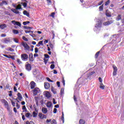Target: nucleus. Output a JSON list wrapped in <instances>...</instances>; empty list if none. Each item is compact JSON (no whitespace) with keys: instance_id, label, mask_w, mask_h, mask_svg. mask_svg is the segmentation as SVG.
I'll list each match as a JSON object with an SVG mask.
<instances>
[{"instance_id":"nucleus-1","label":"nucleus","mask_w":124,"mask_h":124,"mask_svg":"<svg viewBox=\"0 0 124 124\" xmlns=\"http://www.w3.org/2000/svg\"><path fill=\"white\" fill-rule=\"evenodd\" d=\"M13 6H14V8L16 9H12L11 11H12V12H14V13H15L16 14H19L20 13L18 10L22 9V5H21V4H18L17 6H16L15 4H13Z\"/></svg>"},{"instance_id":"nucleus-2","label":"nucleus","mask_w":124,"mask_h":124,"mask_svg":"<svg viewBox=\"0 0 124 124\" xmlns=\"http://www.w3.org/2000/svg\"><path fill=\"white\" fill-rule=\"evenodd\" d=\"M102 24V22L100 20H98V22L96 24V25L94 28V31H99L101 28Z\"/></svg>"},{"instance_id":"nucleus-3","label":"nucleus","mask_w":124,"mask_h":124,"mask_svg":"<svg viewBox=\"0 0 124 124\" xmlns=\"http://www.w3.org/2000/svg\"><path fill=\"white\" fill-rule=\"evenodd\" d=\"M21 45H22V46L24 47V50H25V51H30L31 47L26 42H22L21 43Z\"/></svg>"},{"instance_id":"nucleus-4","label":"nucleus","mask_w":124,"mask_h":124,"mask_svg":"<svg viewBox=\"0 0 124 124\" xmlns=\"http://www.w3.org/2000/svg\"><path fill=\"white\" fill-rule=\"evenodd\" d=\"M40 93V90L38 88H35L33 90V95H36L37 93Z\"/></svg>"},{"instance_id":"nucleus-5","label":"nucleus","mask_w":124,"mask_h":124,"mask_svg":"<svg viewBox=\"0 0 124 124\" xmlns=\"http://www.w3.org/2000/svg\"><path fill=\"white\" fill-rule=\"evenodd\" d=\"M112 67L113 68V75L115 76V75H117V72H118V68L115 65H113Z\"/></svg>"},{"instance_id":"nucleus-6","label":"nucleus","mask_w":124,"mask_h":124,"mask_svg":"<svg viewBox=\"0 0 124 124\" xmlns=\"http://www.w3.org/2000/svg\"><path fill=\"white\" fill-rule=\"evenodd\" d=\"M12 24H13V25H14V26H18V27H21V26H22V25L19 21H16L15 20H13V21H12Z\"/></svg>"},{"instance_id":"nucleus-7","label":"nucleus","mask_w":124,"mask_h":124,"mask_svg":"<svg viewBox=\"0 0 124 124\" xmlns=\"http://www.w3.org/2000/svg\"><path fill=\"white\" fill-rule=\"evenodd\" d=\"M21 57L22 61H27V60H28V58H29V56L27 54H22Z\"/></svg>"},{"instance_id":"nucleus-8","label":"nucleus","mask_w":124,"mask_h":124,"mask_svg":"<svg viewBox=\"0 0 124 124\" xmlns=\"http://www.w3.org/2000/svg\"><path fill=\"white\" fill-rule=\"evenodd\" d=\"M38 116H39L40 119H41V120H43V119H47V116H46L41 113H39Z\"/></svg>"},{"instance_id":"nucleus-9","label":"nucleus","mask_w":124,"mask_h":124,"mask_svg":"<svg viewBox=\"0 0 124 124\" xmlns=\"http://www.w3.org/2000/svg\"><path fill=\"white\" fill-rule=\"evenodd\" d=\"M4 43L7 44V43H10L11 42V38H6L4 39Z\"/></svg>"},{"instance_id":"nucleus-10","label":"nucleus","mask_w":124,"mask_h":124,"mask_svg":"<svg viewBox=\"0 0 124 124\" xmlns=\"http://www.w3.org/2000/svg\"><path fill=\"white\" fill-rule=\"evenodd\" d=\"M1 103H3L4 104L5 107L8 106V105H9V104H8V102H7V101H6V100L5 99H1Z\"/></svg>"},{"instance_id":"nucleus-11","label":"nucleus","mask_w":124,"mask_h":124,"mask_svg":"<svg viewBox=\"0 0 124 124\" xmlns=\"http://www.w3.org/2000/svg\"><path fill=\"white\" fill-rule=\"evenodd\" d=\"M25 67L26 70L28 71H31V66L30 63H27Z\"/></svg>"},{"instance_id":"nucleus-12","label":"nucleus","mask_w":124,"mask_h":124,"mask_svg":"<svg viewBox=\"0 0 124 124\" xmlns=\"http://www.w3.org/2000/svg\"><path fill=\"white\" fill-rule=\"evenodd\" d=\"M30 85H31V89H34V88L35 87V85H36V83H35L34 82V81H31V82L30 83Z\"/></svg>"},{"instance_id":"nucleus-13","label":"nucleus","mask_w":124,"mask_h":124,"mask_svg":"<svg viewBox=\"0 0 124 124\" xmlns=\"http://www.w3.org/2000/svg\"><path fill=\"white\" fill-rule=\"evenodd\" d=\"M44 85L46 90H48L50 88V84L48 82H45Z\"/></svg>"},{"instance_id":"nucleus-14","label":"nucleus","mask_w":124,"mask_h":124,"mask_svg":"<svg viewBox=\"0 0 124 124\" xmlns=\"http://www.w3.org/2000/svg\"><path fill=\"white\" fill-rule=\"evenodd\" d=\"M29 61L31 62H33V55L32 53H30L29 55Z\"/></svg>"},{"instance_id":"nucleus-15","label":"nucleus","mask_w":124,"mask_h":124,"mask_svg":"<svg viewBox=\"0 0 124 124\" xmlns=\"http://www.w3.org/2000/svg\"><path fill=\"white\" fill-rule=\"evenodd\" d=\"M46 107H47V108H51V107H52V105H53V104H52V102L49 101L46 103Z\"/></svg>"},{"instance_id":"nucleus-16","label":"nucleus","mask_w":124,"mask_h":124,"mask_svg":"<svg viewBox=\"0 0 124 124\" xmlns=\"http://www.w3.org/2000/svg\"><path fill=\"white\" fill-rule=\"evenodd\" d=\"M42 112L43 114H46L48 112V109L46 108H42Z\"/></svg>"},{"instance_id":"nucleus-17","label":"nucleus","mask_w":124,"mask_h":124,"mask_svg":"<svg viewBox=\"0 0 124 124\" xmlns=\"http://www.w3.org/2000/svg\"><path fill=\"white\" fill-rule=\"evenodd\" d=\"M113 23V21H108L104 22L103 23L104 26H109V25H111Z\"/></svg>"},{"instance_id":"nucleus-18","label":"nucleus","mask_w":124,"mask_h":124,"mask_svg":"<svg viewBox=\"0 0 124 124\" xmlns=\"http://www.w3.org/2000/svg\"><path fill=\"white\" fill-rule=\"evenodd\" d=\"M17 98L19 99V100L21 101L22 99L23 98V97L22 96V94L20 93H17Z\"/></svg>"},{"instance_id":"nucleus-19","label":"nucleus","mask_w":124,"mask_h":124,"mask_svg":"<svg viewBox=\"0 0 124 124\" xmlns=\"http://www.w3.org/2000/svg\"><path fill=\"white\" fill-rule=\"evenodd\" d=\"M34 99L37 106H38V101H39V98H38V97H35Z\"/></svg>"},{"instance_id":"nucleus-20","label":"nucleus","mask_w":124,"mask_h":124,"mask_svg":"<svg viewBox=\"0 0 124 124\" xmlns=\"http://www.w3.org/2000/svg\"><path fill=\"white\" fill-rule=\"evenodd\" d=\"M46 97L47 98H50L51 97V94L48 92H46Z\"/></svg>"},{"instance_id":"nucleus-21","label":"nucleus","mask_w":124,"mask_h":124,"mask_svg":"<svg viewBox=\"0 0 124 124\" xmlns=\"http://www.w3.org/2000/svg\"><path fill=\"white\" fill-rule=\"evenodd\" d=\"M106 15L107 17H111V13L108 11H106Z\"/></svg>"},{"instance_id":"nucleus-22","label":"nucleus","mask_w":124,"mask_h":124,"mask_svg":"<svg viewBox=\"0 0 124 124\" xmlns=\"http://www.w3.org/2000/svg\"><path fill=\"white\" fill-rule=\"evenodd\" d=\"M0 28L1 30H4L6 28V24H1L0 25Z\"/></svg>"},{"instance_id":"nucleus-23","label":"nucleus","mask_w":124,"mask_h":124,"mask_svg":"<svg viewBox=\"0 0 124 124\" xmlns=\"http://www.w3.org/2000/svg\"><path fill=\"white\" fill-rule=\"evenodd\" d=\"M3 56L5 57V58H7L8 59H13V58H12V56L11 55L8 56L7 55L3 54Z\"/></svg>"},{"instance_id":"nucleus-24","label":"nucleus","mask_w":124,"mask_h":124,"mask_svg":"<svg viewBox=\"0 0 124 124\" xmlns=\"http://www.w3.org/2000/svg\"><path fill=\"white\" fill-rule=\"evenodd\" d=\"M122 19V16L121 15H119L117 18H116V21H120Z\"/></svg>"},{"instance_id":"nucleus-25","label":"nucleus","mask_w":124,"mask_h":124,"mask_svg":"<svg viewBox=\"0 0 124 124\" xmlns=\"http://www.w3.org/2000/svg\"><path fill=\"white\" fill-rule=\"evenodd\" d=\"M61 120H62V121L63 124V123H64V114H63V112H62V116L61 117Z\"/></svg>"},{"instance_id":"nucleus-26","label":"nucleus","mask_w":124,"mask_h":124,"mask_svg":"<svg viewBox=\"0 0 124 124\" xmlns=\"http://www.w3.org/2000/svg\"><path fill=\"white\" fill-rule=\"evenodd\" d=\"M13 32L14 34H18V33H19V31L16 30H13Z\"/></svg>"},{"instance_id":"nucleus-27","label":"nucleus","mask_w":124,"mask_h":124,"mask_svg":"<svg viewBox=\"0 0 124 124\" xmlns=\"http://www.w3.org/2000/svg\"><path fill=\"white\" fill-rule=\"evenodd\" d=\"M23 14L24 15H26V16H28V17L30 16V14H29V13H28L27 11H23Z\"/></svg>"},{"instance_id":"nucleus-28","label":"nucleus","mask_w":124,"mask_h":124,"mask_svg":"<svg viewBox=\"0 0 124 124\" xmlns=\"http://www.w3.org/2000/svg\"><path fill=\"white\" fill-rule=\"evenodd\" d=\"M51 92L54 94H56L57 93V91H56V89L53 88V87L51 88Z\"/></svg>"},{"instance_id":"nucleus-29","label":"nucleus","mask_w":124,"mask_h":124,"mask_svg":"<svg viewBox=\"0 0 124 124\" xmlns=\"http://www.w3.org/2000/svg\"><path fill=\"white\" fill-rule=\"evenodd\" d=\"M37 114H38V112H36L35 111L33 112V118H35L37 117Z\"/></svg>"},{"instance_id":"nucleus-30","label":"nucleus","mask_w":124,"mask_h":124,"mask_svg":"<svg viewBox=\"0 0 124 124\" xmlns=\"http://www.w3.org/2000/svg\"><path fill=\"white\" fill-rule=\"evenodd\" d=\"M13 40L15 43H19V39L16 38H14Z\"/></svg>"},{"instance_id":"nucleus-31","label":"nucleus","mask_w":124,"mask_h":124,"mask_svg":"<svg viewBox=\"0 0 124 124\" xmlns=\"http://www.w3.org/2000/svg\"><path fill=\"white\" fill-rule=\"evenodd\" d=\"M85 122L84 121V120L83 119H80L79 120V124H85Z\"/></svg>"},{"instance_id":"nucleus-32","label":"nucleus","mask_w":124,"mask_h":124,"mask_svg":"<svg viewBox=\"0 0 124 124\" xmlns=\"http://www.w3.org/2000/svg\"><path fill=\"white\" fill-rule=\"evenodd\" d=\"M7 50L9 52H14V49L11 47L8 48Z\"/></svg>"},{"instance_id":"nucleus-33","label":"nucleus","mask_w":124,"mask_h":124,"mask_svg":"<svg viewBox=\"0 0 124 124\" xmlns=\"http://www.w3.org/2000/svg\"><path fill=\"white\" fill-rule=\"evenodd\" d=\"M25 116L27 118H30L31 117V113H26Z\"/></svg>"},{"instance_id":"nucleus-34","label":"nucleus","mask_w":124,"mask_h":124,"mask_svg":"<svg viewBox=\"0 0 124 124\" xmlns=\"http://www.w3.org/2000/svg\"><path fill=\"white\" fill-rule=\"evenodd\" d=\"M28 24H30V21H25L23 22V24L24 25V26H26L28 25Z\"/></svg>"},{"instance_id":"nucleus-35","label":"nucleus","mask_w":124,"mask_h":124,"mask_svg":"<svg viewBox=\"0 0 124 124\" xmlns=\"http://www.w3.org/2000/svg\"><path fill=\"white\" fill-rule=\"evenodd\" d=\"M99 11H102L103 10V5H102L99 7Z\"/></svg>"},{"instance_id":"nucleus-36","label":"nucleus","mask_w":124,"mask_h":124,"mask_svg":"<svg viewBox=\"0 0 124 124\" xmlns=\"http://www.w3.org/2000/svg\"><path fill=\"white\" fill-rule=\"evenodd\" d=\"M46 79L47 81H48V82H51V83H53V82H54V81L51 80V79H50V78H48V77L46 78Z\"/></svg>"},{"instance_id":"nucleus-37","label":"nucleus","mask_w":124,"mask_h":124,"mask_svg":"<svg viewBox=\"0 0 124 124\" xmlns=\"http://www.w3.org/2000/svg\"><path fill=\"white\" fill-rule=\"evenodd\" d=\"M74 100L76 104H77V99L76 98V96H75V95H74Z\"/></svg>"},{"instance_id":"nucleus-38","label":"nucleus","mask_w":124,"mask_h":124,"mask_svg":"<svg viewBox=\"0 0 124 124\" xmlns=\"http://www.w3.org/2000/svg\"><path fill=\"white\" fill-rule=\"evenodd\" d=\"M103 3V0L101 1L100 2L98 3V5H96L95 6H98L99 5H101Z\"/></svg>"},{"instance_id":"nucleus-39","label":"nucleus","mask_w":124,"mask_h":124,"mask_svg":"<svg viewBox=\"0 0 124 124\" xmlns=\"http://www.w3.org/2000/svg\"><path fill=\"white\" fill-rule=\"evenodd\" d=\"M51 124H57V122L56 121V120H55V119L53 120L51 122Z\"/></svg>"},{"instance_id":"nucleus-40","label":"nucleus","mask_w":124,"mask_h":124,"mask_svg":"<svg viewBox=\"0 0 124 124\" xmlns=\"http://www.w3.org/2000/svg\"><path fill=\"white\" fill-rule=\"evenodd\" d=\"M99 53L100 52L99 51H98L95 55V59H97V58H98V55H99Z\"/></svg>"},{"instance_id":"nucleus-41","label":"nucleus","mask_w":124,"mask_h":124,"mask_svg":"<svg viewBox=\"0 0 124 124\" xmlns=\"http://www.w3.org/2000/svg\"><path fill=\"white\" fill-rule=\"evenodd\" d=\"M33 108L34 109H35V112H36V113H38V109L36 108L35 107V105L33 106Z\"/></svg>"},{"instance_id":"nucleus-42","label":"nucleus","mask_w":124,"mask_h":124,"mask_svg":"<svg viewBox=\"0 0 124 124\" xmlns=\"http://www.w3.org/2000/svg\"><path fill=\"white\" fill-rule=\"evenodd\" d=\"M26 124H34V123H33V122H29V121H27L26 122Z\"/></svg>"},{"instance_id":"nucleus-43","label":"nucleus","mask_w":124,"mask_h":124,"mask_svg":"<svg viewBox=\"0 0 124 124\" xmlns=\"http://www.w3.org/2000/svg\"><path fill=\"white\" fill-rule=\"evenodd\" d=\"M44 56L46 59H49L50 58V56L48 54H45Z\"/></svg>"},{"instance_id":"nucleus-44","label":"nucleus","mask_w":124,"mask_h":124,"mask_svg":"<svg viewBox=\"0 0 124 124\" xmlns=\"http://www.w3.org/2000/svg\"><path fill=\"white\" fill-rule=\"evenodd\" d=\"M50 68H51V69H54V68H55V64H52L50 65Z\"/></svg>"},{"instance_id":"nucleus-45","label":"nucleus","mask_w":124,"mask_h":124,"mask_svg":"<svg viewBox=\"0 0 124 124\" xmlns=\"http://www.w3.org/2000/svg\"><path fill=\"white\" fill-rule=\"evenodd\" d=\"M109 3H110V1L108 0L105 2V5L107 6V5H108V4H109Z\"/></svg>"},{"instance_id":"nucleus-46","label":"nucleus","mask_w":124,"mask_h":124,"mask_svg":"<svg viewBox=\"0 0 124 124\" xmlns=\"http://www.w3.org/2000/svg\"><path fill=\"white\" fill-rule=\"evenodd\" d=\"M22 39H23V40H24L25 41H28V38H27L25 36H23L22 37Z\"/></svg>"},{"instance_id":"nucleus-47","label":"nucleus","mask_w":124,"mask_h":124,"mask_svg":"<svg viewBox=\"0 0 124 124\" xmlns=\"http://www.w3.org/2000/svg\"><path fill=\"white\" fill-rule=\"evenodd\" d=\"M55 13H52L50 15V16L52 17V18H55Z\"/></svg>"},{"instance_id":"nucleus-48","label":"nucleus","mask_w":124,"mask_h":124,"mask_svg":"<svg viewBox=\"0 0 124 124\" xmlns=\"http://www.w3.org/2000/svg\"><path fill=\"white\" fill-rule=\"evenodd\" d=\"M64 92V90H63V88H62L61 90V94H63V93Z\"/></svg>"},{"instance_id":"nucleus-49","label":"nucleus","mask_w":124,"mask_h":124,"mask_svg":"<svg viewBox=\"0 0 124 124\" xmlns=\"http://www.w3.org/2000/svg\"><path fill=\"white\" fill-rule=\"evenodd\" d=\"M11 103H12V104L13 107H15V106H16L15 102H13V101L11 100Z\"/></svg>"},{"instance_id":"nucleus-50","label":"nucleus","mask_w":124,"mask_h":124,"mask_svg":"<svg viewBox=\"0 0 124 124\" xmlns=\"http://www.w3.org/2000/svg\"><path fill=\"white\" fill-rule=\"evenodd\" d=\"M38 43L39 44L40 46L42 45V46H43V41H40Z\"/></svg>"},{"instance_id":"nucleus-51","label":"nucleus","mask_w":124,"mask_h":124,"mask_svg":"<svg viewBox=\"0 0 124 124\" xmlns=\"http://www.w3.org/2000/svg\"><path fill=\"white\" fill-rule=\"evenodd\" d=\"M22 4L24 7H27V2H24Z\"/></svg>"},{"instance_id":"nucleus-52","label":"nucleus","mask_w":124,"mask_h":124,"mask_svg":"<svg viewBox=\"0 0 124 124\" xmlns=\"http://www.w3.org/2000/svg\"><path fill=\"white\" fill-rule=\"evenodd\" d=\"M105 86L104 85H100V88L102 89V90H104V88H105Z\"/></svg>"},{"instance_id":"nucleus-53","label":"nucleus","mask_w":124,"mask_h":124,"mask_svg":"<svg viewBox=\"0 0 124 124\" xmlns=\"http://www.w3.org/2000/svg\"><path fill=\"white\" fill-rule=\"evenodd\" d=\"M46 1H47V3L48 4H51L52 1H51V0H46Z\"/></svg>"},{"instance_id":"nucleus-54","label":"nucleus","mask_w":124,"mask_h":124,"mask_svg":"<svg viewBox=\"0 0 124 124\" xmlns=\"http://www.w3.org/2000/svg\"><path fill=\"white\" fill-rule=\"evenodd\" d=\"M17 62H18V64H21V63H22V62H21L19 59H17Z\"/></svg>"},{"instance_id":"nucleus-55","label":"nucleus","mask_w":124,"mask_h":124,"mask_svg":"<svg viewBox=\"0 0 124 124\" xmlns=\"http://www.w3.org/2000/svg\"><path fill=\"white\" fill-rule=\"evenodd\" d=\"M2 2L3 4H5V5H7V2H6V1H3Z\"/></svg>"},{"instance_id":"nucleus-56","label":"nucleus","mask_w":124,"mask_h":124,"mask_svg":"<svg viewBox=\"0 0 124 124\" xmlns=\"http://www.w3.org/2000/svg\"><path fill=\"white\" fill-rule=\"evenodd\" d=\"M60 81H57V86H58V87H59V88H60V87H61V85H60Z\"/></svg>"},{"instance_id":"nucleus-57","label":"nucleus","mask_w":124,"mask_h":124,"mask_svg":"<svg viewBox=\"0 0 124 124\" xmlns=\"http://www.w3.org/2000/svg\"><path fill=\"white\" fill-rule=\"evenodd\" d=\"M38 48L37 47L35 48V53H38Z\"/></svg>"},{"instance_id":"nucleus-58","label":"nucleus","mask_w":124,"mask_h":124,"mask_svg":"<svg viewBox=\"0 0 124 124\" xmlns=\"http://www.w3.org/2000/svg\"><path fill=\"white\" fill-rule=\"evenodd\" d=\"M53 113L54 114H56L57 113V108H54Z\"/></svg>"},{"instance_id":"nucleus-59","label":"nucleus","mask_w":124,"mask_h":124,"mask_svg":"<svg viewBox=\"0 0 124 124\" xmlns=\"http://www.w3.org/2000/svg\"><path fill=\"white\" fill-rule=\"evenodd\" d=\"M53 104H57V102H56V100H55L54 98L53 99Z\"/></svg>"},{"instance_id":"nucleus-60","label":"nucleus","mask_w":124,"mask_h":124,"mask_svg":"<svg viewBox=\"0 0 124 124\" xmlns=\"http://www.w3.org/2000/svg\"><path fill=\"white\" fill-rule=\"evenodd\" d=\"M46 122L48 124V123L51 122V119H47Z\"/></svg>"},{"instance_id":"nucleus-61","label":"nucleus","mask_w":124,"mask_h":124,"mask_svg":"<svg viewBox=\"0 0 124 124\" xmlns=\"http://www.w3.org/2000/svg\"><path fill=\"white\" fill-rule=\"evenodd\" d=\"M7 110H10V108H9V105L5 107Z\"/></svg>"},{"instance_id":"nucleus-62","label":"nucleus","mask_w":124,"mask_h":124,"mask_svg":"<svg viewBox=\"0 0 124 124\" xmlns=\"http://www.w3.org/2000/svg\"><path fill=\"white\" fill-rule=\"evenodd\" d=\"M99 81L100 82V83H102V79L101 78L99 77Z\"/></svg>"},{"instance_id":"nucleus-63","label":"nucleus","mask_w":124,"mask_h":124,"mask_svg":"<svg viewBox=\"0 0 124 124\" xmlns=\"http://www.w3.org/2000/svg\"><path fill=\"white\" fill-rule=\"evenodd\" d=\"M22 119L23 121H25V120H26V119L25 118V115H22Z\"/></svg>"},{"instance_id":"nucleus-64","label":"nucleus","mask_w":124,"mask_h":124,"mask_svg":"<svg viewBox=\"0 0 124 124\" xmlns=\"http://www.w3.org/2000/svg\"><path fill=\"white\" fill-rule=\"evenodd\" d=\"M16 108L17 109H19V108H20V106L18 105V103H16Z\"/></svg>"}]
</instances>
